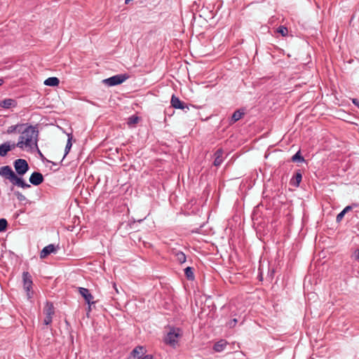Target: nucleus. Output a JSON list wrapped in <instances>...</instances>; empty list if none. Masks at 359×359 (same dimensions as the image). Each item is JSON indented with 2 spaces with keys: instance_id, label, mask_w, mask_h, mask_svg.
Masks as SVG:
<instances>
[{
  "instance_id": "a211bd4d",
  "label": "nucleus",
  "mask_w": 359,
  "mask_h": 359,
  "mask_svg": "<svg viewBox=\"0 0 359 359\" xmlns=\"http://www.w3.org/2000/svg\"><path fill=\"white\" fill-rule=\"evenodd\" d=\"M25 124H17L14 126H11L8 128L6 130L7 134H12L15 132L20 133L22 131V128L25 126Z\"/></svg>"
},
{
  "instance_id": "412c9836",
  "label": "nucleus",
  "mask_w": 359,
  "mask_h": 359,
  "mask_svg": "<svg viewBox=\"0 0 359 359\" xmlns=\"http://www.w3.org/2000/svg\"><path fill=\"white\" fill-rule=\"evenodd\" d=\"M143 346H138L132 351L131 355L134 358H140V356L143 354Z\"/></svg>"
},
{
  "instance_id": "0eeeda50",
  "label": "nucleus",
  "mask_w": 359,
  "mask_h": 359,
  "mask_svg": "<svg viewBox=\"0 0 359 359\" xmlns=\"http://www.w3.org/2000/svg\"><path fill=\"white\" fill-rule=\"evenodd\" d=\"M22 281H23V287L27 292V295L29 298L32 297L30 294V290L32 287L33 282L32 276L27 271H24L22 273Z\"/></svg>"
},
{
  "instance_id": "2f4dec72",
  "label": "nucleus",
  "mask_w": 359,
  "mask_h": 359,
  "mask_svg": "<svg viewBox=\"0 0 359 359\" xmlns=\"http://www.w3.org/2000/svg\"><path fill=\"white\" fill-rule=\"evenodd\" d=\"M351 208L353 210V209H357L355 210V212H359V204L358 203H352L351 205H350Z\"/></svg>"
},
{
  "instance_id": "f03ea898",
  "label": "nucleus",
  "mask_w": 359,
  "mask_h": 359,
  "mask_svg": "<svg viewBox=\"0 0 359 359\" xmlns=\"http://www.w3.org/2000/svg\"><path fill=\"white\" fill-rule=\"evenodd\" d=\"M182 336V331L180 328L172 327H170L169 332L165 337L163 341L165 344H168L175 348L178 346L179 340Z\"/></svg>"
},
{
  "instance_id": "39448f33",
  "label": "nucleus",
  "mask_w": 359,
  "mask_h": 359,
  "mask_svg": "<svg viewBox=\"0 0 359 359\" xmlns=\"http://www.w3.org/2000/svg\"><path fill=\"white\" fill-rule=\"evenodd\" d=\"M13 165L16 173L20 176H23L29 170V165L26 160L18 158L16 159Z\"/></svg>"
},
{
  "instance_id": "7c9ffc66",
  "label": "nucleus",
  "mask_w": 359,
  "mask_h": 359,
  "mask_svg": "<svg viewBox=\"0 0 359 359\" xmlns=\"http://www.w3.org/2000/svg\"><path fill=\"white\" fill-rule=\"evenodd\" d=\"M236 323H237V319L233 318L229 323V327H233L236 325Z\"/></svg>"
},
{
  "instance_id": "aec40b11",
  "label": "nucleus",
  "mask_w": 359,
  "mask_h": 359,
  "mask_svg": "<svg viewBox=\"0 0 359 359\" xmlns=\"http://www.w3.org/2000/svg\"><path fill=\"white\" fill-rule=\"evenodd\" d=\"M194 268L191 266H187V268L184 269V275L189 280H194L195 276L194 273Z\"/></svg>"
},
{
  "instance_id": "f3484780",
  "label": "nucleus",
  "mask_w": 359,
  "mask_h": 359,
  "mask_svg": "<svg viewBox=\"0 0 359 359\" xmlns=\"http://www.w3.org/2000/svg\"><path fill=\"white\" fill-rule=\"evenodd\" d=\"M228 343L224 339H221L214 344L213 349L216 352H222L224 350Z\"/></svg>"
},
{
  "instance_id": "5701e85b",
  "label": "nucleus",
  "mask_w": 359,
  "mask_h": 359,
  "mask_svg": "<svg viewBox=\"0 0 359 359\" xmlns=\"http://www.w3.org/2000/svg\"><path fill=\"white\" fill-rule=\"evenodd\" d=\"M175 257L177 262L180 264H183L187 260V257L185 254L182 251H178L175 253Z\"/></svg>"
},
{
  "instance_id": "c756f323",
  "label": "nucleus",
  "mask_w": 359,
  "mask_h": 359,
  "mask_svg": "<svg viewBox=\"0 0 359 359\" xmlns=\"http://www.w3.org/2000/svg\"><path fill=\"white\" fill-rule=\"evenodd\" d=\"M346 213H344V211L342 210L341 212H340L337 215V217H336V221L337 222H340L343 217H344Z\"/></svg>"
},
{
  "instance_id": "cd10ccee",
  "label": "nucleus",
  "mask_w": 359,
  "mask_h": 359,
  "mask_svg": "<svg viewBox=\"0 0 359 359\" xmlns=\"http://www.w3.org/2000/svg\"><path fill=\"white\" fill-rule=\"evenodd\" d=\"M139 117L137 116H131L128 118V124L133 125L138 122Z\"/></svg>"
},
{
  "instance_id": "f704fd0d",
  "label": "nucleus",
  "mask_w": 359,
  "mask_h": 359,
  "mask_svg": "<svg viewBox=\"0 0 359 359\" xmlns=\"http://www.w3.org/2000/svg\"><path fill=\"white\" fill-rule=\"evenodd\" d=\"M351 205H347L344 210V213H347L348 211L352 210Z\"/></svg>"
},
{
  "instance_id": "4468645a",
  "label": "nucleus",
  "mask_w": 359,
  "mask_h": 359,
  "mask_svg": "<svg viewBox=\"0 0 359 359\" xmlns=\"http://www.w3.org/2000/svg\"><path fill=\"white\" fill-rule=\"evenodd\" d=\"M13 149V146L11 147V142H6L0 144V156L4 157L8 152Z\"/></svg>"
},
{
  "instance_id": "473e14b6",
  "label": "nucleus",
  "mask_w": 359,
  "mask_h": 359,
  "mask_svg": "<svg viewBox=\"0 0 359 359\" xmlns=\"http://www.w3.org/2000/svg\"><path fill=\"white\" fill-rule=\"evenodd\" d=\"M353 257L355 260H359V249L354 252Z\"/></svg>"
},
{
  "instance_id": "b1692460",
  "label": "nucleus",
  "mask_w": 359,
  "mask_h": 359,
  "mask_svg": "<svg viewBox=\"0 0 359 359\" xmlns=\"http://www.w3.org/2000/svg\"><path fill=\"white\" fill-rule=\"evenodd\" d=\"M276 32L277 33L280 34L281 36H286L288 34V29L285 26H279L277 29H276Z\"/></svg>"
},
{
  "instance_id": "6e6552de",
  "label": "nucleus",
  "mask_w": 359,
  "mask_h": 359,
  "mask_svg": "<svg viewBox=\"0 0 359 359\" xmlns=\"http://www.w3.org/2000/svg\"><path fill=\"white\" fill-rule=\"evenodd\" d=\"M79 291L80 294L84 298L86 302L89 304V311L90 310V304H95V302L93 301V296L90 292L89 290L84 287H79Z\"/></svg>"
},
{
  "instance_id": "423d86ee",
  "label": "nucleus",
  "mask_w": 359,
  "mask_h": 359,
  "mask_svg": "<svg viewBox=\"0 0 359 359\" xmlns=\"http://www.w3.org/2000/svg\"><path fill=\"white\" fill-rule=\"evenodd\" d=\"M170 104L172 107L177 109H182L184 112H187L189 110V107L191 106V104L189 105L184 102L180 100V98L175 95H172Z\"/></svg>"
},
{
  "instance_id": "e433bc0d",
  "label": "nucleus",
  "mask_w": 359,
  "mask_h": 359,
  "mask_svg": "<svg viewBox=\"0 0 359 359\" xmlns=\"http://www.w3.org/2000/svg\"><path fill=\"white\" fill-rule=\"evenodd\" d=\"M4 83V79H0V86Z\"/></svg>"
},
{
  "instance_id": "9d476101",
  "label": "nucleus",
  "mask_w": 359,
  "mask_h": 359,
  "mask_svg": "<svg viewBox=\"0 0 359 359\" xmlns=\"http://www.w3.org/2000/svg\"><path fill=\"white\" fill-rule=\"evenodd\" d=\"M245 109H239L236 110L233 113L231 118L229 119V124L231 126L234 124L236 122H237L238 121L241 119L243 117V116L245 115Z\"/></svg>"
},
{
  "instance_id": "f257e3e1",
  "label": "nucleus",
  "mask_w": 359,
  "mask_h": 359,
  "mask_svg": "<svg viewBox=\"0 0 359 359\" xmlns=\"http://www.w3.org/2000/svg\"><path fill=\"white\" fill-rule=\"evenodd\" d=\"M0 175L12 183L13 186L11 187V191H13L14 195L20 202L27 200L22 193L18 191H14L13 186L28 189L31 187L30 184H27L22 177H18L9 165H4L0 168Z\"/></svg>"
},
{
  "instance_id": "c85d7f7f",
  "label": "nucleus",
  "mask_w": 359,
  "mask_h": 359,
  "mask_svg": "<svg viewBox=\"0 0 359 359\" xmlns=\"http://www.w3.org/2000/svg\"><path fill=\"white\" fill-rule=\"evenodd\" d=\"M52 319H53V317L48 316H45V318L43 320V323L46 325H48L52 323Z\"/></svg>"
},
{
  "instance_id": "4c0bfd02",
  "label": "nucleus",
  "mask_w": 359,
  "mask_h": 359,
  "mask_svg": "<svg viewBox=\"0 0 359 359\" xmlns=\"http://www.w3.org/2000/svg\"><path fill=\"white\" fill-rule=\"evenodd\" d=\"M114 287L116 289V292H118L117 289L116 288V284H114Z\"/></svg>"
},
{
  "instance_id": "4be33fe9",
  "label": "nucleus",
  "mask_w": 359,
  "mask_h": 359,
  "mask_svg": "<svg viewBox=\"0 0 359 359\" xmlns=\"http://www.w3.org/2000/svg\"><path fill=\"white\" fill-rule=\"evenodd\" d=\"M291 161L292 162L302 163L304 162V158L302 156L300 150L298 151L294 155H293L291 158Z\"/></svg>"
},
{
  "instance_id": "c9c22d12",
  "label": "nucleus",
  "mask_w": 359,
  "mask_h": 359,
  "mask_svg": "<svg viewBox=\"0 0 359 359\" xmlns=\"http://www.w3.org/2000/svg\"><path fill=\"white\" fill-rule=\"evenodd\" d=\"M140 359H153V355L148 354L144 355V357L140 358Z\"/></svg>"
},
{
  "instance_id": "7ed1b4c3",
  "label": "nucleus",
  "mask_w": 359,
  "mask_h": 359,
  "mask_svg": "<svg viewBox=\"0 0 359 359\" xmlns=\"http://www.w3.org/2000/svg\"><path fill=\"white\" fill-rule=\"evenodd\" d=\"M22 135L20 139L25 140V145L28 147H32L33 144V139H36L38 136V130L32 126H27L24 130L22 129L20 132ZM35 144L36 145V140H35Z\"/></svg>"
},
{
  "instance_id": "a878e982",
  "label": "nucleus",
  "mask_w": 359,
  "mask_h": 359,
  "mask_svg": "<svg viewBox=\"0 0 359 359\" xmlns=\"http://www.w3.org/2000/svg\"><path fill=\"white\" fill-rule=\"evenodd\" d=\"M8 226V222L6 219H0V232L4 231Z\"/></svg>"
},
{
  "instance_id": "f8f14e48",
  "label": "nucleus",
  "mask_w": 359,
  "mask_h": 359,
  "mask_svg": "<svg viewBox=\"0 0 359 359\" xmlns=\"http://www.w3.org/2000/svg\"><path fill=\"white\" fill-rule=\"evenodd\" d=\"M223 154H224V151L222 149H218L214 154V156H215V160H214V162H213V165L215 166H219L223 161H224V158H223Z\"/></svg>"
},
{
  "instance_id": "2eb2a0df",
  "label": "nucleus",
  "mask_w": 359,
  "mask_h": 359,
  "mask_svg": "<svg viewBox=\"0 0 359 359\" xmlns=\"http://www.w3.org/2000/svg\"><path fill=\"white\" fill-rule=\"evenodd\" d=\"M17 106L15 100L8 98L0 102V107L4 109H10Z\"/></svg>"
},
{
  "instance_id": "20e7f679",
  "label": "nucleus",
  "mask_w": 359,
  "mask_h": 359,
  "mask_svg": "<svg viewBox=\"0 0 359 359\" xmlns=\"http://www.w3.org/2000/svg\"><path fill=\"white\" fill-rule=\"evenodd\" d=\"M129 78L127 74H116L108 79H104L103 83L109 86H114L121 84Z\"/></svg>"
},
{
  "instance_id": "58836bf2",
  "label": "nucleus",
  "mask_w": 359,
  "mask_h": 359,
  "mask_svg": "<svg viewBox=\"0 0 359 359\" xmlns=\"http://www.w3.org/2000/svg\"><path fill=\"white\" fill-rule=\"evenodd\" d=\"M130 0H126V4H128Z\"/></svg>"
},
{
  "instance_id": "9b49d317",
  "label": "nucleus",
  "mask_w": 359,
  "mask_h": 359,
  "mask_svg": "<svg viewBox=\"0 0 359 359\" xmlns=\"http://www.w3.org/2000/svg\"><path fill=\"white\" fill-rule=\"evenodd\" d=\"M302 180V172L301 170H297L294 173L292 177L291 178L290 181V185L298 187L299 186V184Z\"/></svg>"
},
{
  "instance_id": "393cba45",
  "label": "nucleus",
  "mask_w": 359,
  "mask_h": 359,
  "mask_svg": "<svg viewBox=\"0 0 359 359\" xmlns=\"http://www.w3.org/2000/svg\"><path fill=\"white\" fill-rule=\"evenodd\" d=\"M72 135H68V140H67V144H66V147H65V154L64 155V157L63 158L65 157V156L69 153L72 146Z\"/></svg>"
},
{
  "instance_id": "1a4fd4ad",
  "label": "nucleus",
  "mask_w": 359,
  "mask_h": 359,
  "mask_svg": "<svg viewBox=\"0 0 359 359\" xmlns=\"http://www.w3.org/2000/svg\"><path fill=\"white\" fill-rule=\"evenodd\" d=\"M43 176L41 172H34L29 177V182L34 185L38 186L43 182Z\"/></svg>"
},
{
  "instance_id": "ddd939ff",
  "label": "nucleus",
  "mask_w": 359,
  "mask_h": 359,
  "mask_svg": "<svg viewBox=\"0 0 359 359\" xmlns=\"http://www.w3.org/2000/svg\"><path fill=\"white\" fill-rule=\"evenodd\" d=\"M56 251V248L53 244H50L43 248L40 252V257L41 259L46 258L50 253Z\"/></svg>"
},
{
  "instance_id": "dca6fc26",
  "label": "nucleus",
  "mask_w": 359,
  "mask_h": 359,
  "mask_svg": "<svg viewBox=\"0 0 359 359\" xmlns=\"http://www.w3.org/2000/svg\"><path fill=\"white\" fill-rule=\"evenodd\" d=\"M43 313L45 316L53 317V316L55 314V309L52 302H46L43 308Z\"/></svg>"
},
{
  "instance_id": "bb28decb",
  "label": "nucleus",
  "mask_w": 359,
  "mask_h": 359,
  "mask_svg": "<svg viewBox=\"0 0 359 359\" xmlns=\"http://www.w3.org/2000/svg\"><path fill=\"white\" fill-rule=\"evenodd\" d=\"M24 145H25V140L20 139V138H19V141L18 143H15V142L11 143V147L13 146V149H15V147H19V148L23 149Z\"/></svg>"
},
{
  "instance_id": "72a5a7b5",
  "label": "nucleus",
  "mask_w": 359,
  "mask_h": 359,
  "mask_svg": "<svg viewBox=\"0 0 359 359\" xmlns=\"http://www.w3.org/2000/svg\"><path fill=\"white\" fill-rule=\"evenodd\" d=\"M353 104L359 108V100L356 98L352 99Z\"/></svg>"
},
{
  "instance_id": "6ab92c4d",
  "label": "nucleus",
  "mask_w": 359,
  "mask_h": 359,
  "mask_svg": "<svg viewBox=\"0 0 359 359\" xmlns=\"http://www.w3.org/2000/svg\"><path fill=\"white\" fill-rule=\"evenodd\" d=\"M60 83V80L57 77H49L44 81V84L48 86H57Z\"/></svg>"
}]
</instances>
